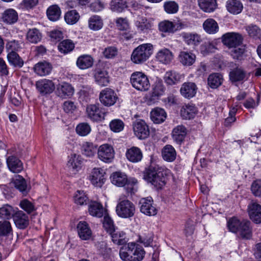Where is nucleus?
<instances>
[{
	"label": "nucleus",
	"mask_w": 261,
	"mask_h": 261,
	"mask_svg": "<svg viewBox=\"0 0 261 261\" xmlns=\"http://www.w3.org/2000/svg\"><path fill=\"white\" fill-rule=\"evenodd\" d=\"M153 160V156H151V164L143 172L144 179L151 183L156 189H161L166 185L169 170L154 164Z\"/></svg>",
	"instance_id": "nucleus-1"
},
{
	"label": "nucleus",
	"mask_w": 261,
	"mask_h": 261,
	"mask_svg": "<svg viewBox=\"0 0 261 261\" xmlns=\"http://www.w3.org/2000/svg\"><path fill=\"white\" fill-rule=\"evenodd\" d=\"M145 254L143 248L135 243L124 245L119 250V256L123 261H141Z\"/></svg>",
	"instance_id": "nucleus-2"
},
{
	"label": "nucleus",
	"mask_w": 261,
	"mask_h": 261,
	"mask_svg": "<svg viewBox=\"0 0 261 261\" xmlns=\"http://www.w3.org/2000/svg\"><path fill=\"white\" fill-rule=\"evenodd\" d=\"M152 53L153 46L151 44H143L133 50L131 60L135 64H141L147 60Z\"/></svg>",
	"instance_id": "nucleus-3"
},
{
	"label": "nucleus",
	"mask_w": 261,
	"mask_h": 261,
	"mask_svg": "<svg viewBox=\"0 0 261 261\" xmlns=\"http://www.w3.org/2000/svg\"><path fill=\"white\" fill-rule=\"evenodd\" d=\"M135 204L127 199H119L116 207L117 215L122 218H130L133 217L135 213Z\"/></svg>",
	"instance_id": "nucleus-4"
},
{
	"label": "nucleus",
	"mask_w": 261,
	"mask_h": 261,
	"mask_svg": "<svg viewBox=\"0 0 261 261\" xmlns=\"http://www.w3.org/2000/svg\"><path fill=\"white\" fill-rule=\"evenodd\" d=\"M130 81L133 87L138 90L145 91L150 88L149 79L142 72H133L130 76Z\"/></svg>",
	"instance_id": "nucleus-5"
},
{
	"label": "nucleus",
	"mask_w": 261,
	"mask_h": 261,
	"mask_svg": "<svg viewBox=\"0 0 261 261\" xmlns=\"http://www.w3.org/2000/svg\"><path fill=\"white\" fill-rule=\"evenodd\" d=\"M99 99L103 106L110 107L116 103L118 99V96L114 90L109 88H106L100 92Z\"/></svg>",
	"instance_id": "nucleus-6"
},
{
	"label": "nucleus",
	"mask_w": 261,
	"mask_h": 261,
	"mask_svg": "<svg viewBox=\"0 0 261 261\" xmlns=\"http://www.w3.org/2000/svg\"><path fill=\"white\" fill-rule=\"evenodd\" d=\"M88 118L93 122H101L105 119L106 113L96 105H89L86 108Z\"/></svg>",
	"instance_id": "nucleus-7"
},
{
	"label": "nucleus",
	"mask_w": 261,
	"mask_h": 261,
	"mask_svg": "<svg viewBox=\"0 0 261 261\" xmlns=\"http://www.w3.org/2000/svg\"><path fill=\"white\" fill-rule=\"evenodd\" d=\"M140 211L147 216H154L158 210L154 205L153 201L151 197L141 198L139 201Z\"/></svg>",
	"instance_id": "nucleus-8"
},
{
	"label": "nucleus",
	"mask_w": 261,
	"mask_h": 261,
	"mask_svg": "<svg viewBox=\"0 0 261 261\" xmlns=\"http://www.w3.org/2000/svg\"><path fill=\"white\" fill-rule=\"evenodd\" d=\"M222 41L225 45L231 48L242 44L243 38L238 33L230 32L224 34L222 37Z\"/></svg>",
	"instance_id": "nucleus-9"
},
{
	"label": "nucleus",
	"mask_w": 261,
	"mask_h": 261,
	"mask_svg": "<svg viewBox=\"0 0 261 261\" xmlns=\"http://www.w3.org/2000/svg\"><path fill=\"white\" fill-rule=\"evenodd\" d=\"M135 135L140 139L147 138L150 134L148 125L143 120H137L133 123Z\"/></svg>",
	"instance_id": "nucleus-10"
},
{
	"label": "nucleus",
	"mask_w": 261,
	"mask_h": 261,
	"mask_svg": "<svg viewBox=\"0 0 261 261\" xmlns=\"http://www.w3.org/2000/svg\"><path fill=\"white\" fill-rule=\"evenodd\" d=\"M97 154L101 161L105 163H111L114 158V150L112 146L105 144L99 146Z\"/></svg>",
	"instance_id": "nucleus-11"
},
{
	"label": "nucleus",
	"mask_w": 261,
	"mask_h": 261,
	"mask_svg": "<svg viewBox=\"0 0 261 261\" xmlns=\"http://www.w3.org/2000/svg\"><path fill=\"white\" fill-rule=\"evenodd\" d=\"M36 87L37 90L42 95L51 93L55 89V85L52 80L43 79L36 82Z\"/></svg>",
	"instance_id": "nucleus-12"
},
{
	"label": "nucleus",
	"mask_w": 261,
	"mask_h": 261,
	"mask_svg": "<svg viewBox=\"0 0 261 261\" xmlns=\"http://www.w3.org/2000/svg\"><path fill=\"white\" fill-rule=\"evenodd\" d=\"M248 212L250 218L256 224L261 223V205L252 201L248 205Z\"/></svg>",
	"instance_id": "nucleus-13"
},
{
	"label": "nucleus",
	"mask_w": 261,
	"mask_h": 261,
	"mask_svg": "<svg viewBox=\"0 0 261 261\" xmlns=\"http://www.w3.org/2000/svg\"><path fill=\"white\" fill-rule=\"evenodd\" d=\"M90 179L93 185L101 187L106 179L105 171L101 168H94L90 176Z\"/></svg>",
	"instance_id": "nucleus-14"
},
{
	"label": "nucleus",
	"mask_w": 261,
	"mask_h": 261,
	"mask_svg": "<svg viewBox=\"0 0 261 261\" xmlns=\"http://www.w3.org/2000/svg\"><path fill=\"white\" fill-rule=\"evenodd\" d=\"M74 92L72 85L66 82H62L57 86L56 94L62 98H67L72 96Z\"/></svg>",
	"instance_id": "nucleus-15"
},
{
	"label": "nucleus",
	"mask_w": 261,
	"mask_h": 261,
	"mask_svg": "<svg viewBox=\"0 0 261 261\" xmlns=\"http://www.w3.org/2000/svg\"><path fill=\"white\" fill-rule=\"evenodd\" d=\"M13 219L15 226L19 229H25L29 224V216L21 211L15 212Z\"/></svg>",
	"instance_id": "nucleus-16"
},
{
	"label": "nucleus",
	"mask_w": 261,
	"mask_h": 261,
	"mask_svg": "<svg viewBox=\"0 0 261 261\" xmlns=\"http://www.w3.org/2000/svg\"><path fill=\"white\" fill-rule=\"evenodd\" d=\"M82 163L81 155L76 154H71L67 163V167L71 174H76L81 169Z\"/></svg>",
	"instance_id": "nucleus-17"
},
{
	"label": "nucleus",
	"mask_w": 261,
	"mask_h": 261,
	"mask_svg": "<svg viewBox=\"0 0 261 261\" xmlns=\"http://www.w3.org/2000/svg\"><path fill=\"white\" fill-rule=\"evenodd\" d=\"M197 90V87L194 83L187 82L182 85L180 92L185 98L190 99L195 95Z\"/></svg>",
	"instance_id": "nucleus-18"
},
{
	"label": "nucleus",
	"mask_w": 261,
	"mask_h": 261,
	"mask_svg": "<svg viewBox=\"0 0 261 261\" xmlns=\"http://www.w3.org/2000/svg\"><path fill=\"white\" fill-rule=\"evenodd\" d=\"M187 134V130L186 127L182 125H179L173 128L172 137L174 142L180 145L184 141Z\"/></svg>",
	"instance_id": "nucleus-19"
},
{
	"label": "nucleus",
	"mask_w": 261,
	"mask_h": 261,
	"mask_svg": "<svg viewBox=\"0 0 261 261\" xmlns=\"http://www.w3.org/2000/svg\"><path fill=\"white\" fill-rule=\"evenodd\" d=\"M33 70L35 73L39 76H44L48 75L51 71V65L46 61L39 62L36 64Z\"/></svg>",
	"instance_id": "nucleus-20"
},
{
	"label": "nucleus",
	"mask_w": 261,
	"mask_h": 261,
	"mask_svg": "<svg viewBox=\"0 0 261 261\" xmlns=\"http://www.w3.org/2000/svg\"><path fill=\"white\" fill-rule=\"evenodd\" d=\"M198 110L194 104L188 103L184 105L180 109V115L184 119H191L197 114Z\"/></svg>",
	"instance_id": "nucleus-21"
},
{
	"label": "nucleus",
	"mask_w": 261,
	"mask_h": 261,
	"mask_svg": "<svg viewBox=\"0 0 261 261\" xmlns=\"http://www.w3.org/2000/svg\"><path fill=\"white\" fill-rule=\"evenodd\" d=\"M181 36L184 41L189 45L197 46L202 42L201 36L196 33L184 32Z\"/></svg>",
	"instance_id": "nucleus-22"
},
{
	"label": "nucleus",
	"mask_w": 261,
	"mask_h": 261,
	"mask_svg": "<svg viewBox=\"0 0 261 261\" xmlns=\"http://www.w3.org/2000/svg\"><path fill=\"white\" fill-rule=\"evenodd\" d=\"M77 230L79 237L83 240H88L91 237L92 231L85 221H80L78 223Z\"/></svg>",
	"instance_id": "nucleus-23"
},
{
	"label": "nucleus",
	"mask_w": 261,
	"mask_h": 261,
	"mask_svg": "<svg viewBox=\"0 0 261 261\" xmlns=\"http://www.w3.org/2000/svg\"><path fill=\"white\" fill-rule=\"evenodd\" d=\"M126 159L132 163H138L141 161L143 153L141 149L137 147H132L126 150Z\"/></svg>",
	"instance_id": "nucleus-24"
},
{
	"label": "nucleus",
	"mask_w": 261,
	"mask_h": 261,
	"mask_svg": "<svg viewBox=\"0 0 261 261\" xmlns=\"http://www.w3.org/2000/svg\"><path fill=\"white\" fill-rule=\"evenodd\" d=\"M226 8L230 13L237 15L241 13L243 9V5L241 0H227Z\"/></svg>",
	"instance_id": "nucleus-25"
},
{
	"label": "nucleus",
	"mask_w": 261,
	"mask_h": 261,
	"mask_svg": "<svg viewBox=\"0 0 261 261\" xmlns=\"http://www.w3.org/2000/svg\"><path fill=\"white\" fill-rule=\"evenodd\" d=\"M156 59L163 64H168L173 59V54L169 49L164 48L157 53Z\"/></svg>",
	"instance_id": "nucleus-26"
},
{
	"label": "nucleus",
	"mask_w": 261,
	"mask_h": 261,
	"mask_svg": "<svg viewBox=\"0 0 261 261\" xmlns=\"http://www.w3.org/2000/svg\"><path fill=\"white\" fill-rule=\"evenodd\" d=\"M167 117V114L164 109L156 107L150 112V118L156 124L163 122Z\"/></svg>",
	"instance_id": "nucleus-27"
},
{
	"label": "nucleus",
	"mask_w": 261,
	"mask_h": 261,
	"mask_svg": "<svg viewBox=\"0 0 261 261\" xmlns=\"http://www.w3.org/2000/svg\"><path fill=\"white\" fill-rule=\"evenodd\" d=\"M237 233L244 239H250L252 237V230L250 227V222L244 220L241 221V224Z\"/></svg>",
	"instance_id": "nucleus-28"
},
{
	"label": "nucleus",
	"mask_w": 261,
	"mask_h": 261,
	"mask_svg": "<svg viewBox=\"0 0 261 261\" xmlns=\"http://www.w3.org/2000/svg\"><path fill=\"white\" fill-rule=\"evenodd\" d=\"M9 169L14 173H19L23 170L21 161L15 156H10L7 160Z\"/></svg>",
	"instance_id": "nucleus-29"
},
{
	"label": "nucleus",
	"mask_w": 261,
	"mask_h": 261,
	"mask_svg": "<svg viewBox=\"0 0 261 261\" xmlns=\"http://www.w3.org/2000/svg\"><path fill=\"white\" fill-rule=\"evenodd\" d=\"M94 63L93 58L90 55L80 56L76 60V65L81 69H86L91 67Z\"/></svg>",
	"instance_id": "nucleus-30"
},
{
	"label": "nucleus",
	"mask_w": 261,
	"mask_h": 261,
	"mask_svg": "<svg viewBox=\"0 0 261 261\" xmlns=\"http://www.w3.org/2000/svg\"><path fill=\"white\" fill-rule=\"evenodd\" d=\"M112 183L118 187L124 186L128 181L126 175L121 172H115L112 174L110 176Z\"/></svg>",
	"instance_id": "nucleus-31"
},
{
	"label": "nucleus",
	"mask_w": 261,
	"mask_h": 261,
	"mask_svg": "<svg viewBox=\"0 0 261 261\" xmlns=\"http://www.w3.org/2000/svg\"><path fill=\"white\" fill-rule=\"evenodd\" d=\"M163 159L168 162L174 161L176 156V152L174 148L171 145H166L162 150Z\"/></svg>",
	"instance_id": "nucleus-32"
},
{
	"label": "nucleus",
	"mask_w": 261,
	"mask_h": 261,
	"mask_svg": "<svg viewBox=\"0 0 261 261\" xmlns=\"http://www.w3.org/2000/svg\"><path fill=\"white\" fill-rule=\"evenodd\" d=\"M95 82L101 86H106L110 82L108 73L106 70H97L94 74Z\"/></svg>",
	"instance_id": "nucleus-33"
},
{
	"label": "nucleus",
	"mask_w": 261,
	"mask_h": 261,
	"mask_svg": "<svg viewBox=\"0 0 261 261\" xmlns=\"http://www.w3.org/2000/svg\"><path fill=\"white\" fill-rule=\"evenodd\" d=\"M180 63L184 66H191L195 61L196 56L190 52L182 51L179 55Z\"/></svg>",
	"instance_id": "nucleus-34"
},
{
	"label": "nucleus",
	"mask_w": 261,
	"mask_h": 261,
	"mask_svg": "<svg viewBox=\"0 0 261 261\" xmlns=\"http://www.w3.org/2000/svg\"><path fill=\"white\" fill-rule=\"evenodd\" d=\"M200 8L204 12L211 13L217 8L216 0H198Z\"/></svg>",
	"instance_id": "nucleus-35"
},
{
	"label": "nucleus",
	"mask_w": 261,
	"mask_h": 261,
	"mask_svg": "<svg viewBox=\"0 0 261 261\" xmlns=\"http://www.w3.org/2000/svg\"><path fill=\"white\" fill-rule=\"evenodd\" d=\"M204 30L208 34H214L219 31L218 23L212 18L206 19L203 23Z\"/></svg>",
	"instance_id": "nucleus-36"
},
{
	"label": "nucleus",
	"mask_w": 261,
	"mask_h": 261,
	"mask_svg": "<svg viewBox=\"0 0 261 261\" xmlns=\"http://www.w3.org/2000/svg\"><path fill=\"white\" fill-rule=\"evenodd\" d=\"M2 19L3 21L7 23H14L18 20L17 12L13 9H7L3 13Z\"/></svg>",
	"instance_id": "nucleus-37"
},
{
	"label": "nucleus",
	"mask_w": 261,
	"mask_h": 261,
	"mask_svg": "<svg viewBox=\"0 0 261 261\" xmlns=\"http://www.w3.org/2000/svg\"><path fill=\"white\" fill-rule=\"evenodd\" d=\"M89 212L93 216L100 218L103 214V206L99 202L92 201L89 205Z\"/></svg>",
	"instance_id": "nucleus-38"
},
{
	"label": "nucleus",
	"mask_w": 261,
	"mask_h": 261,
	"mask_svg": "<svg viewBox=\"0 0 261 261\" xmlns=\"http://www.w3.org/2000/svg\"><path fill=\"white\" fill-rule=\"evenodd\" d=\"M97 145L90 142H85L82 145L83 153L88 157H93L97 152Z\"/></svg>",
	"instance_id": "nucleus-39"
},
{
	"label": "nucleus",
	"mask_w": 261,
	"mask_h": 261,
	"mask_svg": "<svg viewBox=\"0 0 261 261\" xmlns=\"http://www.w3.org/2000/svg\"><path fill=\"white\" fill-rule=\"evenodd\" d=\"M223 79L222 75L218 73L211 74L207 79V84L208 86L213 89H216L219 87L223 82Z\"/></svg>",
	"instance_id": "nucleus-40"
},
{
	"label": "nucleus",
	"mask_w": 261,
	"mask_h": 261,
	"mask_svg": "<svg viewBox=\"0 0 261 261\" xmlns=\"http://www.w3.org/2000/svg\"><path fill=\"white\" fill-rule=\"evenodd\" d=\"M61 13L60 8L57 5L49 7L46 11L48 18L53 21L59 20L61 16Z\"/></svg>",
	"instance_id": "nucleus-41"
},
{
	"label": "nucleus",
	"mask_w": 261,
	"mask_h": 261,
	"mask_svg": "<svg viewBox=\"0 0 261 261\" xmlns=\"http://www.w3.org/2000/svg\"><path fill=\"white\" fill-rule=\"evenodd\" d=\"M127 7L126 0H112L110 3V9L115 12H122Z\"/></svg>",
	"instance_id": "nucleus-42"
},
{
	"label": "nucleus",
	"mask_w": 261,
	"mask_h": 261,
	"mask_svg": "<svg viewBox=\"0 0 261 261\" xmlns=\"http://www.w3.org/2000/svg\"><path fill=\"white\" fill-rule=\"evenodd\" d=\"M75 45L73 41L69 39H66L61 41L58 45L59 50L64 54L71 52L74 48Z\"/></svg>",
	"instance_id": "nucleus-43"
},
{
	"label": "nucleus",
	"mask_w": 261,
	"mask_h": 261,
	"mask_svg": "<svg viewBox=\"0 0 261 261\" xmlns=\"http://www.w3.org/2000/svg\"><path fill=\"white\" fill-rule=\"evenodd\" d=\"M7 59L9 63L15 67L20 68L23 65V61L16 52L9 53Z\"/></svg>",
	"instance_id": "nucleus-44"
},
{
	"label": "nucleus",
	"mask_w": 261,
	"mask_h": 261,
	"mask_svg": "<svg viewBox=\"0 0 261 261\" xmlns=\"http://www.w3.org/2000/svg\"><path fill=\"white\" fill-rule=\"evenodd\" d=\"M245 77L246 73L241 68H235L229 73L230 80L233 82L242 81L245 79Z\"/></svg>",
	"instance_id": "nucleus-45"
},
{
	"label": "nucleus",
	"mask_w": 261,
	"mask_h": 261,
	"mask_svg": "<svg viewBox=\"0 0 261 261\" xmlns=\"http://www.w3.org/2000/svg\"><path fill=\"white\" fill-rule=\"evenodd\" d=\"M42 38V35L39 31L36 29H30L27 34V39L31 43H37Z\"/></svg>",
	"instance_id": "nucleus-46"
},
{
	"label": "nucleus",
	"mask_w": 261,
	"mask_h": 261,
	"mask_svg": "<svg viewBox=\"0 0 261 261\" xmlns=\"http://www.w3.org/2000/svg\"><path fill=\"white\" fill-rule=\"evenodd\" d=\"M110 234L114 243L122 246L127 244V239L124 232L122 231L115 232L114 231Z\"/></svg>",
	"instance_id": "nucleus-47"
},
{
	"label": "nucleus",
	"mask_w": 261,
	"mask_h": 261,
	"mask_svg": "<svg viewBox=\"0 0 261 261\" xmlns=\"http://www.w3.org/2000/svg\"><path fill=\"white\" fill-rule=\"evenodd\" d=\"M15 213L14 208L9 204H5L0 207L1 218L9 219L13 217Z\"/></svg>",
	"instance_id": "nucleus-48"
},
{
	"label": "nucleus",
	"mask_w": 261,
	"mask_h": 261,
	"mask_svg": "<svg viewBox=\"0 0 261 261\" xmlns=\"http://www.w3.org/2000/svg\"><path fill=\"white\" fill-rule=\"evenodd\" d=\"M13 184L15 187L23 193L28 192L26 181L22 176L18 175L13 179Z\"/></svg>",
	"instance_id": "nucleus-49"
},
{
	"label": "nucleus",
	"mask_w": 261,
	"mask_h": 261,
	"mask_svg": "<svg viewBox=\"0 0 261 261\" xmlns=\"http://www.w3.org/2000/svg\"><path fill=\"white\" fill-rule=\"evenodd\" d=\"M89 27L93 31H98L103 26V22L100 17L97 15L91 17L88 21Z\"/></svg>",
	"instance_id": "nucleus-50"
},
{
	"label": "nucleus",
	"mask_w": 261,
	"mask_h": 261,
	"mask_svg": "<svg viewBox=\"0 0 261 261\" xmlns=\"http://www.w3.org/2000/svg\"><path fill=\"white\" fill-rule=\"evenodd\" d=\"M80 18L79 13L75 10L67 11L64 15L66 22L69 24H73L76 23Z\"/></svg>",
	"instance_id": "nucleus-51"
},
{
	"label": "nucleus",
	"mask_w": 261,
	"mask_h": 261,
	"mask_svg": "<svg viewBox=\"0 0 261 261\" xmlns=\"http://www.w3.org/2000/svg\"><path fill=\"white\" fill-rule=\"evenodd\" d=\"M165 90V88L161 82H156L152 92L151 100L158 99L160 96L164 94Z\"/></svg>",
	"instance_id": "nucleus-52"
},
{
	"label": "nucleus",
	"mask_w": 261,
	"mask_h": 261,
	"mask_svg": "<svg viewBox=\"0 0 261 261\" xmlns=\"http://www.w3.org/2000/svg\"><path fill=\"white\" fill-rule=\"evenodd\" d=\"M180 80L179 74L174 71H169L166 72L165 75V80L166 83L170 85H172L177 83Z\"/></svg>",
	"instance_id": "nucleus-53"
},
{
	"label": "nucleus",
	"mask_w": 261,
	"mask_h": 261,
	"mask_svg": "<svg viewBox=\"0 0 261 261\" xmlns=\"http://www.w3.org/2000/svg\"><path fill=\"white\" fill-rule=\"evenodd\" d=\"M76 132L80 136H86L91 131L90 125L87 122L80 123L76 127Z\"/></svg>",
	"instance_id": "nucleus-54"
},
{
	"label": "nucleus",
	"mask_w": 261,
	"mask_h": 261,
	"mask_svg": "<svg viewBox=\"0 0 261 261\" xmlns=\"http://www.w3.org/2000/svg\"><path fill=\"white\" fill-rule=\"evenodd\" d=\"M88 198L83 191H77L74 196V202L79 205L87 204Z\"/></svg>",
	"instance_id": "nucleus-55"
},
{
	"label": "nucleus",
	"mask_w": 261,
	"mask_h": 261,
	"mask_svg": "<svg viewBox=\"0 0 261 261\" xmlns=\"http://www.w3.org/2000/svg\"><path fill=\"white\" fill-rule=\"evenodd\" d=\"M159 30L162 32L173 33L175 29L173 27V22L169 20H164L159 23Z\"/></svg>",
	"instance_id": "nucleus-56"
},
{
	"label": "nucleus",
	"mask_w": 261,
	"mask_h": 261,
	"mask_svg": "<svg viewBox=\"0 0 261 261\" xmlns=\"http://www.w3.org/2000/svg\"><path fill=\"white\" fill-rule=\"evenodd\" d=\"M230 53L232 58L234 59L239 60L244 54L245 48L242 44L230 48Z\"/></svg>",
	"instance_id": "nucleus-57"
},
{
	"label": "nucleus",
	"mask_w": 261,
	"mask_h": 261,
	"mask_svg": "<svg viewBox=\"0 0 261 261\" xmlns=\"http://www.w3.org/2000/svg\"><path fill=\"white\" fill-rule=\"evenodd\" d=\"M124 123L120 119H114L109 124V126L112 131L115 133H119L122 131L124 128Z\"/></svg>",
	"instance_id": "nucleus-58"
},
{
	"label": "nucleus",
	"mask_w": 261,
	"mask_h": 261,
	"mask_svg": "<svg viewBox=\"0 0 261 261\" xmlns=\"http://www.w3.org/2000/svg\"><path fill=\"white\" fill-rule=\"evenodd\" d=\"M241 224V221L236 217L231 218L227 222L228 229L233 233H237Z\"/></svg>",
	"instance_id": "nucleus-59"
},
{
	"label": "nucleus",
	"mask_w": 261,
	"mask_h": 261,
	"mask_svg": "<svg viewBox=\"0 0 261 261\" xmlns=\"http://www.w3.org/2000/svg\"><path fill=\"white\" fill-rule=\"evenodd\" d=\"M246 30L249 35L252 38H257L261 36V30L256 25L250 24L246 27Z\"/></svg>",
	"instance_id": "nucleus-60"
},
{
	"label": "nucleus",
	"mask_w": 261,
	"mask_h": 261,
	"mask_svg": "<svg viewBox=\"0 0 261 261\" xmlns=\"http://www.w3.org/2000/svg\"><path fill=\"white\" fill-rule=\"evenodd\" d=\"M165 11L169 14H174L177 12L178 5L174 1L166 2L164 5Z\"/></svg>",
	"instance_id": "nucleus-61"
},
{
	"label": "nucleus",
	"mask_w": 261,
	"mask_h": 261,
	"mask_svg": "<svg viewBox=\"0 0 261 261\" xmlns=\"http://www.w3.org/2000/svg\"><path fill=\"white\" fill-rule=\"evenodd\" d=\"M103 226L105 230L110 234L115 231V227L112 219L109 216H105Z\"/></svg>",
	"instance_id": "nucleus-62"
},
{
	"label": "nucleus",
	"mask_w": 261,
	"mask_h": 261,
	"mask_svg": "<svg viewBox=\"0 0 261 261\" xmlns=\"http://www.w3.org/2000/svg\"><path fill=\"white\" fill-rule=\"evenodd\" d=\"M251 191L255 196L261 197V179H256L253 181Z\"/></svg>",
	"instance_id": "nucleus-63"
},
{
	"label": "nucleus",
	"mask_w": 261,
	"mask_h": 261,
	"mask_svg": "<svg viewBox=\"0 0 261 261\" xmlns=\"http://www.w3.org/2000/svg\"><path fill=\"white\" fill-rule=\"evenodd\" d=\"M12 231V227L9 221H0V235H7Z\"/></svg>",
	"instance_id": "nucleus-64"
}]
</instances>
